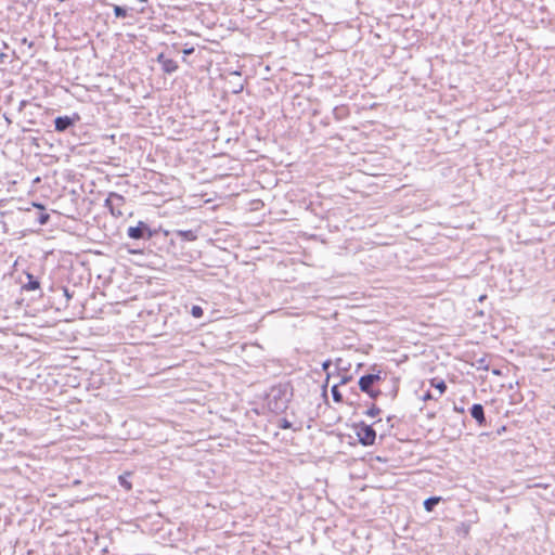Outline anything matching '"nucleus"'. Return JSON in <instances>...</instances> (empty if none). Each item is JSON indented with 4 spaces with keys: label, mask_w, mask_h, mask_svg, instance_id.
I'll use <instances>...</instances> for the list:
<instances>
[{
    "label": "nucleus",
    "mask_w": 555,
    "mask_h": 555,
    "mask_svg": "<svg viewBox=\"0 0 555 555\" xmlns=\"http://www.w3.org/2000/svg\"><path fill=\"white\" fill-rule=\"evenodd\" d=\"M292 397L293 392L289 385L279 384L272 386L266 397L267 406L273 413H283L287 410Z\"/></svg>",
    "instance_id": "1"
},
{
    "label": "nucleus",
    "mask_w": 555,
    "mask_h": 555,
    "mask_svg": "<svg viewBox=\"0 0 555 555\" xmlns=\"http://www.w3.org/2000/svg\"><path fill=\"white\" fill-rule=\"evenodd\" d=\"M155 233L156 231L151 230L144 221H139L137 225L127 230V235L133 240H150Z\"/></svg>",
    "instance_id": "2"
},
{
    "label": "nucleus",
    "mask_w": 555,
    "mask_h": 555,
    "mask_svg": "<svg viewBox=\"0 0 555 555\" xmlns=\"http://www.w3.org/2000/svg\"><path fill=\"white\" fill-rule=\"evenodd\" d=\"M126 204V198L115 192H111L105 199V207H107L113 216L121 217L124 215L121 208Z\"/></svg>",
    "instance_id": "3"
},
{
    "label": "nucleus",
    "mask_w": 555,
    "mask_h": 555,
    "mask_svg": "<svg viewBox=\"0 0 555 555\" xmlns=\"http://www.w3.org/2000/svg\"><path fill=\"white\" fill-rule=\"evenodd\" d=\"M197 232V230H171L165 231V235H170V242L172 245H175L177 242L184 243L196 241L198 237Z\"/></svg>",
    "instance_id": "4"
},
{
    "label": "nucleus",
    "mask_w": 555,
    "mask_h": 555,
    "mask_svg": "<svg viewBox=\"0 0 555 555\" xmlns=\"http://www.w3.org/2000/svg\"><path fill=\"white\" fill-rule=\"evenodd\" d=\"M357 437L362 446H372L376 439V431L371 425L361 422L357 426Z\"/></svg>",
    "instance_id": "5"
},
{
    "label": "nucleus",
    "mask_w": 555,
    "mask_h": 555,
    "mask_svg": "<svg viewBox=\"0 0 555 555\" xmlns=\"http://www.w3.org/2000/svg\"><path fill=\"white\" fill-rule=\"evenodd\" d=\"M80 120V116L74 113L72 116H57L54 119V128L57 132H65L73 128Z\"/></svg>",
    "instance_id": "6"
},
{
    "label": "nucleus",
    "mask_w": 555,
    "mask_h": 555,
    "mask_svg": "<svg viewBox=\"0 0 555 555\" xmlns=\"http://www.w3.org/2000/svg\"><path fill=\"white\" fill-rule=\"evenodd\" d=\"M379 380H382V372L380 371H378L375 374H365V375L361 376L359 379V383H358L359 388L363 392L369 391Z\"/></svg>",
    "instance_id": "7"
},
{
    "label": "nucleus",
    "mask_w": 555,
    "mask_h": 555,
    "mask_svg": "<svg viewBox=\"0 0 555 555\" xmlns=\"http://www.w3.org/2000/svg\"><path fill=\"white\" fill-rule=\"evenodd\" d=\"M156 61L162 65V69L166 74H172L179 68L178 63L172 59L166 57L164 53L158 54Z\"/></svg>",
    "instance_id": "8"
},
{
    "label": "nucleus",
    "mask_w": 555,
    "mask_h": 555,
    "mask_svg": "<svg viewBox=\"0 0 555 555\" xmlns=\"http://www.w3.org/2000/svg\"><path fill=\"white\" fill-rule=\"evenodd\" d=\"M469 412H470L472 417L478 424V426L483 427L487 425L485 409H483L482 404H480V403L473 404Z\"/></svg>",
    "instance_id": "9"
},
{
    "label": "nucleus",
    "mask_w": 555,
    "mask_h": 555,
    "mask_svg": "<svg viewBox=\"0 0 555 555\" xmlns=\"http://www.w3.org/2000/svg\"><path fill=\"white\" fill-rule=\"evenodd\" d=\"M27 283L23 285V289L25 291H36L40 288V282L36 276H34L31 273H26Z\"/></svg>",
    "instance_id": "10"
},
{
    "label": "nucleus",
    "mask_w": 555,
    "mask_h": 555,
    "mask_svg": "<svg viewBox=\"0 0 555 555\" xmlns=\"http://www.w3.org/2000/svg\"><path fill=\"white\" fill-rule=\"evenodd\" d=\"M441 501L440 496H429L427 498L423 505L426 512H433L436 505Z\"/></svg>",
    "instance_id": "11"
},
{
    "label": "nucleus",
    "mask_w": 555,
    "mask_h": 555,
    "mask_svg": "<svg viewBox=\"0 0 555 555\" xmlns=\"http://www.w3.org/2000/svg\"><path fill=\"white\" fill-rule=\"evenodd\" d=\"M132 473L126 472L125 474L120 475L118 477L119 483L122 488H125L127 491L132 489V485L129 481V477H131Z\"/></svg>",
    "instance_id": "12"
},
{
    "label": "nucleus",
    "mask_w": 555,
    "mask_h": 555,
    "mask_svg": "<svg viewBox=\"0 0 555 555\" xmlns=\"http://www.w3.org/2000/svg\"><path fill=\"white\" fill-rule=\"evenodd\" d=\"M430 385L433 387H435L436 389H438L439 396H442L447 390V384L442 379L433 378V379H430Z\"/></svg>",
    "instance_id": "13"
},
{
    "label": "nucleus",
    "mask_w": 555,
    "mask_h": 555,
    "mask_svg": "<svg viewBox=\"0 0 555 555\" xmlns=\"http://www.w3.org/2000/svg\"><path fill=\"white\" fill-rule=\"evenodd\" d=\"M474 365L477 367V370H485V371L489 370V361H488L487 357H481L479 359H476Z\"/></svg>",
    "instance_id": "14"
},
{
    "label": "nucleus",
    "mask_w": 555,
    "mask_h": 555,
    "mask_svg": "<svg viewBox=\"0 0 555 555\" xmlns=\"http://www.w3.org/2000/svg\"><path fill=\"white\" fill-rule=\"evenodd\" d=\"M338 386H339V385H334V386L332 387L331 392H332L333 400H334L335 402H337V403H340V402H343V395H341V392L339 391Z\"/></svg>",
    "instance_id": "15"
},
{
    "label": "nucleus",
    "mask_w": 555,
    "mask_h": 555,
    "mask_svg": "<svg viewBox=\"0 0 555 555\" xmlns=\"http://www.w3.org/2000/svg\"><path fill=\"white\" fill-rule=\"evenodd\" d=\"M127 9L120 5H114V14L118 18H124L127 16Z\"/></svg>",
    "instance_id": "16"
},
{
    "label": "nucleus",
    "mask_w": 555,
    "mask_h": 555,
    "mask_svg": "<svg viewBox=\"0 0 555 555\" xmlns=\"http://www.w3.org/2000/svg\"><path fill=\"white\" fill-rule=\"evenodd\" d=\"M191 314L196 318V319H199L203 317L204 314V310L201 306H197V305H194L192 306L191 308Z\"/></svg>",
    "instance_id": "17"
},
{
    "label": "nucleus",
    "mask_w": 555,
    "mask_h": 555,
    "mask_svg": "<svg viewBox=\"0 0 555 555\" xmlns=\"http://www.w3.org/2000/svg\"><path fill=\"white\" fill-rule=\"evenodd\" d=\"M50 215L48 212H39L37 221L40 225H44L49 222Z\"/></svg>",
    "instance_id": "18"
},
{
    "label": "nucleus",
    "mask_w": 555,
    "mask_h": 555,
    "mask_svg": "<svg viewBox=\"0 0 555 555\" xmlns=\"http://www.w3.org/2000/svg\"><path fill=\"white\" fill-rule=\"evenodd\" d=\"M379 413H380V409L375 404H372V406L365 412V414L370 417H375V416L379 415Z\"/></svg>",
    "instance_id": "19"
},
{
    "label": "nucleus",
    "mask_w": 555,
    "mask_h": 555,
    "mask_svg": "<svg viewBox=\"0 0 555 555\" xmlns=\"http://www.w3.org/2000/svg\"><path fill=\"white\" fill-rule=\"evenodd\" d=\"M364 392H365V393H367V395H369V397H370L371 399H374V400H375V399H377V398L382 395V391H380V390H378V389H374V388H371V390H369V391H364Z\"/></svg>",
    "instance_id": "20"
},
{
    "label": "nucleus",
    "mask_w": 555,
    "mask_h": 555,
    "mask_svg": "<svg viewBox=\"0 0 555 555\" xmlns=\"http://www.w3.org/2000/svg\"><path fill=\"white\" fill-rule=\"evenodd\" d=\"M279 427L282 429H289L292 428V423L286 418H282L279 422Z\"/></svg>",
    "instance_id": "21"
},
{
    "label": "nucleus",
    "mask_w": 555,
    "mask_h": 555,
    "mask_svg": "<svg viewBox=\"0 0 555 555\" xmlns=\"http://www.w3.org/2000/svg\"><path fill=\"white\" fill-rule=\"evenodd\" d=\"M469 529H470V526L468 524L462 522L457 532H463L465 535H467L469 532Z\"/></svg>",
    "instance_id": "22"
},
{
    "label": "nucleus",
    "mask_w": 555,
    "mask_h": 555,
    "mask_svg": "<svg viewBox=\"0 0 555 555\" xmlns=\"http://www.w3.org/2000/svg\"><path fill=\"white\" fill-rule=\"evenodd\" d=\"M332 365V361L328 359V360H325L323 363H322V370L324 372L327 373V378L330 377V373L327 372L330 366Z\"/></svg>",
    "instance_id": "23"
},
{
    "label": "nucleus",
    "mask_w": 555,
    "mask_h": 555,
    "mask_svg": "<svg viewBox=\"0 0 555 555\" xmlns=\"http://www.w3.org/2000/svg\"><path fill=\"white\" fill-rule=\"evenodd\" d=\"M437 400V398L428 390L424 393L423 396V400L427 401V400Z\"/></svg>",
    "instance_id": "24"
},
{
    "label": "nucleus",
    "mask_w": 555,
    "mask_h": 555,
    "mask_svg": "<svg viewBox=\"0 0 555 555\" xmlns=\"http://www.w3.org/2000/svg\"><path fill=\"white\" fill-rule=\"evenodd\" d=\"M352 379V376H343L338 385H346Z\"/></svg>",
    "instance_id": "25"
},
{
    "label": "nucleus",
    "mask_w": 555,
    "mask_h": 555,
    "mask_svg": "<svg viewBox=\"0 0 555 555\" xmlns=\"http://www.w3.org/2000/svg\"><path fill=\"white\" fill-rule=\"evenodd\" d=\"M193 52H194V48H193V47H192V48H188V49H184V50H183V54H184V55H190V54H192Z\"/></svg>",
    "instance_id": "26"
},
{
    "label": "nucleus",
    "mask_w": 555,
    "mask_h": 555,
    "mask_svg": "<svg viewBox=\"0 0 555 555\" xmlns=\"http://www.w3.org/2000/svg\"><path fill=\"white\" fill-rule=\"evenodd\" d=\"M454 411L457 412V413H464V409L463 408H459L456 405H454Z\"/></svg>",
    "instance_id": "27"
},
{
    "label": "nucleus",
    "mask_w": 555,
    "mask_h": 555,
    "mask_svg": "<svg viewBox=\"0 0 555 555\" xmlns=\"http://www.w3.org/2000/svg\"><path fill=\"white\" fill-rule=\"evenodd\" d=\"M64 294L67 297V299L72 297L67 288H64Z\"/></svg>",
    "instance_id": "28"
},
{
    "label": "nucleus",
    "mask_w": 555,
    "mask_h": 555,
    "mask_svg": "<svg viewBox=\"0 0 555 555\" xmlns=\"http://www.w3.org/2000/svg\"><path fill=\"white\" fill-rule=\"evenodd\" d=\"M243 90V85H240L238 89L234 90L233 92L234 93H238Z\"/></svg>",
    "instance_id": "29"
},
{
    "label": "nucleus",
    "mask_w": 555,
    "mask_h": 555,
    "mask_svg": "<svg viewBox=\"0 0 555 555\" xmlns=\"http://www.w3.org/2000/svg\"><path fill=\"white\" fill-rule=\"evenodd\" d=\"M493 374L499 375L500 374V370H493Z\"/></svg>",
    "instance_id": "30"
},
{
    "label": "nucleus",
    "mask_w": 555,
    "mask_h": 555,
    "mask_svg": "<svg viewBox=\"0 0 555 555\" xmlns=\"http://www.w3.org/2000/svg\"><path fill=\"white\" fill-rule=\"evenodd\" d=\"M140 2H146L147 0H139Z\"/></svg>",
    "instance_id": "31"
}]
</instances>
